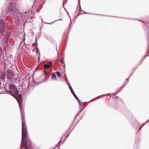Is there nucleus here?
I'll return each mask as SVG.
<instances>
[{
    "instance_id": "15",
    "label": "nucleus",
    "mask_w": 149,
    "mask_h": 149,
    "mask_svg": "<svg viewBox=\"0 0 149 149\" xmlns=\"http://www.w3.org/2000/svg\"><path fill=\"white\" fill-rule=\"evenodd\" d=\"M109 95H110V94H107L106 95H105V94L103 95L104 96H105L106 95L107 96H109Z\"/></svg>"
},
{
    "instance_id": "1",
    "label": "nucleus",
    "mask_w": 149,
    "mask_h": 149,
    "mask_svg": "<svg viewBox=\"0 0 149 149\" xmlns=\"http://www.w3.org/2000/svg\"><path fill=\"white\" fill-rule=\"evenodd\" d=\"M22 95L20 94L18 95L17 97H16V99L19 104L22 119V147L26 148V149H29V148L28 147V143H29V144L30 146L31 144L29 143V140L27 127L25 121L24 120V114L21 110L22 104Z\"/></svg>"
},
{
    "instance_id": "5",
    "label": "nucleus",
    "mask_w": 149,
    "mask_h": 149,
    "mask_svg": "<svg viewBox=\"0 0 149 149\" xmlns=\"http://www.w3.org/2000/svg\"><path fill=\"white\" fill-rule=\"evenodd\" d=\"M4 23L3 21H0V34L3 31L4 26Z\"/></svg>"
},
{
    "instance_id": "2",
    "label": "nucleus",
    "mask_w": 149,
    "mask_h": 149,
    "mask_svg": "<svg viewBox=\"0 0 149 149\" xmlns=\"http://www.w3.org/2000/svg\"><path fill=\"white\" fill-rule=\"evenodd\" d=\"M7 1L8 3H9L11 6H9L7 10L6 11L5 14L6 15H7L9 13H10L13 11V8L12 6L13 5V4H12L14 2V0H7Z\"/></svg>"
},
{
    "instance_id": "21",
    "label": "nucleus",
    "mask_w": 149,
    "mask_h": 149,
    "mask_svg": "<svg viewBox=\"0 0 149 149\" xmlns=\"http://www.w3.org/2000/svg\"><path fill=\"white\" fill-rule=\"evenodd\" d=\"M33 43L32 45V46H33Z\"/></svg>"
},
{
    "instance_id": "6",
    "label": "nucleus",
    "mask_w": 149,
    "mask_h": 149,
    "mask_svg": "<svg viewBox=\"0 0 149 149\" xmlns=\"http://www.w3.org/2000/svg\"><path fill=\"white\" fill-rule=\"evenodd\" d=\"M73 94V96H74V97H75V98L77 100H78V102H79V99H78V97H77V96H76V95H75V94L74 92H73V93H72ZM79 106L80 107L82 105V104H81L80 103H79Z\"/></svg>"
},
{
    "instance_id": "3",
    "label": "nucleus",
    "mask_w": 149,
    "mask_h": 149,
    "mask_svg": "<svg viewBox=\"0 0 149 149\" xmlns=\"http://www.w3.org/2000/svg\"><path fill=\"white\" fill-rule=\"evenodd\" d=\"M9 88L10 89L9 91L10 94L12 95L11 93H14L15 94L17 95L18 92L17 90L16 89L15 90V87L12 85H10L9 86Z\"/></svg>"
},
{
    "instance_id": "14",
    "label": "nucleus",
    "mask_w": 149,
    "mask_h": 149,
    "mask_svg": "<svg viewBox=\"0 0 149 149\" xmlns=\"http://www.w3.org/2000/svg\"><path fill=\"white\" fill-rule=\"evenodd\" d=\"M145 123H144L141 125V127L140 128V129H141V128L144 126V125L145 124Z\"/></svg>"
},
{
    "instance_id": "11",
    "label": "nucleus",
    "mask_w": 149,
    "mask_h": 149,
    "mask_svg": "<svg viewBox=\"0 0 149 149\" xmlns=\"http://www.w3.org/2000/svg\"><path fill=\"white\" fill-rule=\"evenodd\" d=\"M56 74L57 76L58 77H60L61 76L60 73L59 72H56Z\"/></svg>"
},
{
    "instance_id": "4",
    "label": "nucleus",
    "mask_w": 149,
    "mask_h": 149,
    "mask_svg": "<svg viewBox=\"0 0 149 149\" xmlns=\"http://www.w3.org/2000/svg\"><path fill=\"white\" fill-rule=\"evenodd\" d=\"M13 72L10 70H8L6 74V77L8 79L11 80L13 77Z\"/></svg>"
},
{
    "instance_id": "17",
    "label": "nucleus",
    "mask_w": 149,
    "mask_h": 149,
    "mask_svg": "<svg viewBox=\"0 0 149 149\" xmlns=\"http://www.w3.org/2000/svg\"><path fill=\"white\" fill-rule=\"evenodd\" d=\"M102 97V95H101V96H99V98H100Z\"/></svg>"
},
{
    "instance_id": "19",
    "label": "nucleus",
    "mask_w": 149,
    "mask_h": 149,
    "mask_svg": "<svg viewBox=\"0 0 149 149\" xmlns=\"http://www.w3.org/2000/svg\"><path fill=\"white\" fill-rule=\"evenodd\" d=\"M61 63H62V64H63V61H61Z\"/></svg>"
},
{
    "instance_id": "18",
    "label": "nucleus",
    "mask_w": 149,
    "mask_h": 149,
    "mask_svg": "<svg viewBox=\"0 0 149 149\" xmlns=\"http://www.w3.org/2000/svg\"><path fill=\"white\" fill-rule=\"evenodd\" d=\"M149 121V119L147 121H146V122H148Z\"/></svg>"
},
{
    "instance_id": "13",
    "label": "nucleus",
    "mask_w": 149,
    "mask_h": 149,
    "mask_svg": "<svg viewBox=\"0 0 149 149\" xmlns=\"http://www.w3.org/2000/svg\"><path fill=\"white\" fill-rule=\"evenodd\" d=\"M70 91L71 92V93H73V92H74V91H73L72 88V87H70Z\"/></svg>"
},
{
    "instance_id": "8",
    "label": "nucleus",
    "mask_w": 149,
    "mask_h": 149,
    "mask_svg": "<svg viewBox=\"0 0 149 149\" xmlns=\"http://www.w3.org/2000/svg\"><path fill=\"white\" fill-rule=\"evenodd\" d=\"M28 13L27 12H25V13H24L23 14L22 13V14H21V15H22V17L23 16H24V15H25V17H24L23 18H26L28 16V15H27Z\"/></svg>"
},
{
    "instance_id": "9",
    "label": "nucleus",
    "mask_w": 149,
    "mask_h": 149,
    "mask_svg": "<svg viewBox=\"0 0 149 149\" xmlns=\"http://www.w3.org/2000/svg\"><path fill=\"white\" fill-rule=\"evenodd\" d=\"M38 59L39 60L40 58V53L39 52H38V49L37 48V51H36V55H38Z\"/></svg>"
},
{
    "instance_id": "7",
    "label": "nucleus",
    "mask_w": 149,
    "mask_h": 149,
    "mask_svg": "<svg viewBox=\"0 0 149 149\" xmlns=\"http://www.w3.org/2000/svg\"><path fill=\"white\" fill-rule=\"evenodd\" d=\"M52 79L55 80L56 79V77L55 74L54 73H52Z\"/></svg>"
},
{
    "instance_id": "12",
    "label": "nucleus",
    "mask_w": 149,
    "mask_h": 149,
    "mask_svg": "<svg viewBox=\"0 0 149 149\" xmlns=\"http://www.w3.org/2000/svg\"><path fill=\"white\" fill-rule=\"evenodd\" d=\"M84 109V108L83 107H82V108H81V110L79 111V112L77 114L76 116H75V118H76L77 116L79 115V113L81 112V111H82Z\"/></svg>"
},
{
    "instance_id": "10",
    "label": "nucleus",
    "mask_w": 149,
    "mask_h": 149,
    "mask_svg": "<svg viewBox=\"0 0 149 149\" xmlns=\"http://www.w3.org/2000/svg\"><path fill=\"white\" fill-rule=\"evenodd\" d=\"M49 67H50V65H49L48 64V65L45 64L44 66V68H45V69L48 68Z\"/></svg>"
},
{
    "instance_id": "20",
    "label": "nucleus",
    "mask_w": 149,
    "mask_h": 149,
    "mask_svg": "<svg viewBox=\"0 0 149 149\" xmlns=\"http://www.w3.org/2000/svg\"><path fill=\"white\" fill-rule=\"evenodd\" d=\"M44 73H46V72L45 71H44Z\"/></svg>"
},
{
    "instance_id": "23",
    "label": "nucleus",
    "mask_w": 149,
    "mask_h": 149,
    "mask_svg": "<svg viewBox=\"0 0 149 149\" xmlns=\"http://www.w3.org/2000/svg\"><path fill=\"white\" fill-rule=\"evenodd\" d=\"M57 20H59L58 19ZM57 21V20H56V21Z\"/></svg>"
},
{
    "instance_id": "22",
    "label": "nucleus",
    "mask_w": 149,
    "mask_h": 149,
    "mask_svg": "<svg viewBox=\"0 0 149 149\" xmlns=\"http://www.w3.org/2000/svg\"><path fill=\"white\" fill-rule=\"evenodd\" d=\"M1 87L0 86V89H1Z\"/></svg>"
},
{
    "instance_id": "16",
    "label": "nucleus",
    "mask_w": 149,
    "mask_h": 149,
    "mask_svg": "<svg viewBox=\"0 0 149 149\" xmlns=\"http://www.w3.org/2000/svg\"><path fill=\"white\" fill-rule=\"evenodd\" d=\"M52 64V62H49V65L50 66V65Z\"/></svg>"
}]
</instances>
